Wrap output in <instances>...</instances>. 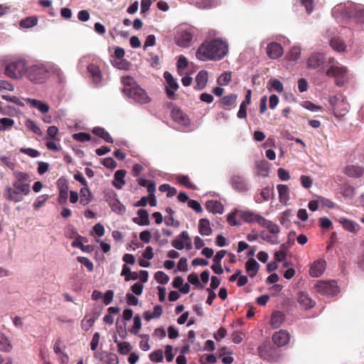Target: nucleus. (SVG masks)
I'll use <instances>...</instances> for the list:
<instances>
[{
    "instance_id": "12",
    "label": "nucleus",
    "mask_w": 364,
    "mask_h": 364,
    "mask_svg": "<svg viewBox=\"0 0 364 364\" xmlns=\"http://www.w3.org/2000/svg\"><path fill=\"white\" fill-rule=\"evenodd\" d=\"M171 116L174 122L181 126L188 127L190 124L188 116L179 107H173Z\"/></svg>"
},
{
    "instance_id": "20",
    "label": "nucleus",
    "mask_w": 364,
    "mask_h": 364,
    "mask_svg": "<svg viewBox=\"0 0 364 364\" xmlns=\"http://www.w3.org/2000/svg\"><path fill=\"white\" fill-rule=\"evenodd\" d=\"M193 39V35L187 31H181L176 38V44L181 47H188Z\"/></svg>"
},
{
    "instance_id": "64",
    "label": "nucleus",
    "mask_w": 364,
    "mask_h": 364,
    "mask_svg": "<svg viewBox=\"0 0 364 364\" xmlns=\"http://www.w3.org/2000/svg\"><path fill=\"white\" fill-rule=\"evenodd\" d=\"M102 164L106 168L113 169L117 166L116 161L111 157L105 158L102 159Z\"/></svg>"
},
{
    "instance_id": "32",
    "label": "nucleus",
    "mask_w": 364,
    "mask_h": 364,
    "mask_svg": "<svg viewBox=\"0 0 364 364\" xmlns=\"http://www.w3.org/2000/svg\"><path fill=\"white\" fill-rule=\"evenodd\" d=\"M255 168L257 176L266 177L268 176L269 171V163L265 160L257 161Z\"/></svg>"
},
{
    "instance_id": "30",
    "label": "nucleus",
    "mask_w": 364,
    "mask_h": 364,
    "mask_svg": "<svg viewBox=\"0 0 364 364\" xmlns=\"http://www.w3.org/2000/svg\"><path fill=\"white\" fill-rule=\"evenodd\" d=\"M139 218H134L133 221L139 225H149L150 223L149 213L145 209H139L137 211Z\"/></svg>"
},
{
    "instance_id": "53",
    "label": "nucleus",
    "mask_w": 364,
    "mask_h": 364,
    "mask_svg": "<svg viewBox=\"0 0 364 364\" xmlns=\"http://www.w3.org/2000/svg\"><path fill=\"white\" fill-rule=\"evenodd\" d=\"M274 191V187L272 186V188L267 186L262 189L260 192V196L262 198V200L267 201L269 200L270 196L272 194H273Z\"/></svg>"
},
{
    "instance_id": "4",
    "label": "nucleus",
    "mask_w": 364,
    "mask_h": 364,
    "mask_svg": "<svg viewBox=\"0 0 364 364\" xmlns=\"http://www.w3.org/2000/svg\"><path fill=\"white\" fill-rule=\"evenodd\" d=\"M123 92L137 103L146 104L151 101V97L139 85L123 88Z\"/></svg>"
},
{
    "instance_id": "24",
    "label": "nucleus",
    "mask_w": 364,
    "mask_h": 364,
    "mask_svg": "<svg viewBox=\"0 0 364 364\" xmlns=\"http://www.w3.org/2000/svg\"><path fill=\"white\" fill-rule=\"evenodd\" d=\"M259 264L253 258L249 259L245 263V269L251 278L255 277L259 270Z\"/></svg>"
},
{
    "instance_id": "2",
    "label": "nucleus",
    "mask_w": 364,
    "mask_h": 364,
    "mask_svg": "<svg viewBox=\"0 0 364 364\" xmlns=\"http://www.w3.org/2000/svg\"><path fill=\"white\" fill-rule=\"evenodd\" d=\"M50 73L56 75L61 80L63 73L58 66L51 64H36L24 70V75L34 83H43L48 78Z\"/></svg>"
},
{
    "instance_id": "1",
    "label": "nucleus",
    "mask_w": 364,
    "mask_h": 364,
    "mask_svg": "<svg viewBox=\"0 0 364 364\" xmlns=\"http://www.w3.org/2000/svg\"><path fill=\"white\" fill-rule=\"evenodd\" d=\"M228 53V43L220 38L205 41L198 48L196 57L200 60H220Z\"/></svg>"
},
{
    "instance_id": "44",
    "label": "nucleus",
    "mask_w": 364,
    "mask_h": 364,
    "mask_svg": "<svg viewBox=\"0 0 364 364\" xmlns=\"http://www.w3.org/2000/svg\"><path fill=\"white\" fill-rule=\"evenodd\" d=\"M330 46L338 52L343 51L346 48L344 43L340 39H332L330 42Z\"/></svg>"
},
{
    "instance_id": "29",
    "label": "nucleus",
    "mask_w": 364,
    "mask_h": 364,
    "mask_svg": "<svg viewBox=\"0 0 364 364\" xmlns=\"http://www.w3.org/2000/svg\"><path fill=\"white\" fill-rule=\"evenodd\" d=\"M87 71L95 84H99L102 81V74L100 68L95 64H90L87 66Z\"/></svg>"
},
{
    "instance_id": "40",
    "label": "nucleus",
    "mask_w": 364,
    "mask_h": 364,
    "mask_svg": "<svg viewBox=\"0 0 364 364\" xmlns=\"http://www.w3.org/2000/svg\"><path fill=\"white\" fill-rule=\"evenodd\" d=\"M237 98V95L236 94L225 95L220 99V103L223 107H230L235 103Z\"/></svg>"
},
{
    "instance_id": "22",
    "label": "nucleus",
    "mask_w": 364,
    "mask_h": 364,
    "mask_svg": "<svg viewBox=\"0 0 364 364\" xmlns=\"http://www.w3.org/2000/svg\"><path fill=\"white\" fill-rule=\"evenodd\" d=\"M24 100L32 107L38 109L43 114L47 113L49 111L50 107L46 102L31 98L24 99Z\"/></svg>"
},
{
    "instance_id": "56",
    "label": "nucleus",
    "mask_w": 364,
    "mask_h": 364,
    "mask_svg": "<svg viewBox=\"0 0 364 364\" xmlns=\"http://www.w3.org/2000/svg\"><path fill=\"white\" fill-rule=\"evenodd\" d=\"M14 123V120L11 118H1L0 119V131L11 127Z\"/></svg>"
},
{
    "instance_id": "48",
    "label": "nucleus",
    "mask_w": 364,
    "mask_h": 364,
    "mask_svg": "<svg viewBox=\"0 0 364 364\" xmlns=\"http://www.w3.org/2000/svg\"><path fill=\"white\" fill-rule=\"evenodd\" d=\"M179 238L183 242L185 248L188 250L192 249V244L187 231H183L179 235Z\"/></svg>"
},
{
    "instance_id": "10",
    "label": "nucleus",
    "mask_w": 364,
    "mask_h": 364,
    "mask_svg": "<svg viewBox=\"0 0 364 364\" xmlns=\"http://www.w3.org/2000/svg\"><path fill=\"white\" fill-rule=\"evenodd\" d=\"M57 187L59 191L58 202L60 205H65L67 203L68 197L69 187H68V181L65 178L60 177L57 181Z\"/></svg>"
},
{
    "instance_id": "31",
    "label": "nucleus",
    "mask_w": 364,
    "mask_h": 364,
    "mask_svg": "<svg viewBox=\"0 0 364 364\" xmlns=\"http://www.w3.org/2000/svg\"><path fill=\"white\" fill-rule=\"evenodd\" d=\"M198 231L203 236H208L212 234L213 230L208 219L202 218L199 220Z\"/></svg>"
},
{
    "instance_id": "46",
    "label": "nucleus",
    "mask_w": 364,
    "mask_h": 364,
    "mask_svg": "<svg viewBox=\"0 0 364 364\" xmlns=\"http://www.w3.org/2000/svg\"><path fill=\"white\" fill-rule=\"evenodd\" d=\"M188 281L198 289H203L204 288L203 285L200 284L198 277L196 273L190 274L188 276Z\"/></svg>"
},
{
    "instance_id": "17",
    "label": "nucleus",
    "mask_w": 364,
    "mask_h": 364,
    "mask_svg": "<svg viewBox=\"0 0 364 364\" xmlns=\"http://www.w3.org/2000/svg\"><path fill=\"white\" fill-rule=\"evenodd\" d=\"M348 18H353L356 22L364 23V9L352 6L346 11Z\"/></svg>"
},
{
    "instance_id": "6",
    "label": "nucleus",
    "mask_w": 364,
    "mask_h": 364,
    "mask_svg": "<svg viewBox=\"0 0 364 364\" xmlns=\"http://www.w3.org/2000/svg\"><path fill=\"white\" fill-rule=\"evenodd\" d=\"M315 291L321 295L334 296L339 292V288L334 280L318 281L314 287Z\"/></svg>"
},
{
    "instance_id": "16",
    "label": "nucleus",
    "mask_w": 364,
    "mask_h": 364,
    "mask_svg": "<svg viewBox=\"0 0 364 364\" xmlns=\"http://www.w3.org/2000/svg\"><path fill=\"white\" fill-rule=\"evenodd\" d=\"M105 198L106 201L110 206L112 211L117 214H123L125 212L126 208L124 205H123L114 196L107 194L105 196Z\"/></svg>"
},
{
    "instance_id": "18",
    "label": "nucleus",
    "mask_w": 364,
    "mask_h": 364,
    "mask_svg": "<svg viewBox=\"0 0 364 364\" xmlns=\"http://www.w3.org/2000/svg\"><path fill=\"white\" fill-rule=\"evenodd\" d=\"M290 336L287 331L280 330L272 335V341L277 346H284L289 341Z\"/></svg>"
},
{
    "instance_id": "26",
    "label": "nucleus",
    "mask_w": 364,
    "mask_h": 364,
    "mask_svg": "<svg viewBox=\"0 0 364 364\" xmlns=\"http://www.w3.org/2000/svg\"><path fill=\"white\" fill-rule=\"evenodd\" d=\"M284 319L285 316L282 312L279 311H274L271 316L270 324L273 328H278L282 326Z\"/></svg>"
},
{
    "instance_id": "19",
    "label": "nucleus",
    "mask_w": 364,
    "mask_h": 364,
    "mask_svg": "<svg viewBox=\"0 0 364 364\" xmlns=\"http://www.w3.org/2000/svg\"><path fill=\"white\" fill-rule=\"evenodd\" d=\"M297 301L299 304L306 310L313 308L316 304V302L312 300L309 296V294L305 291H301L298 294Z\"/></svg>"
},
{
    "instance_id": "58",
    "label": "nucleus",
    "mask_w": 364,
    "mask_h": 364,
    "mask_svg": "<svg viewBox=\"0 0 364 364\" xmlns=\"http://www.w3.org/2000/svg\"><path fill=\"white\" fill-rule=\"evenodd\" d=\"M268 85H270L272 88L277 91L278 92H282L283 91V85L277 79L270 80L268 82Z\"/></svg>"
},
{
    "instance_id": "33",
    "label": "nucleus",
    "mask_w": 364,
    "mask_h": 364,
    "mask_svg": "<svg viewBox=\"0 0 364 364\" xmlns=\"http://www.w3.org/2000/svg\"><path fill=\"white\" fill-rule=\"evenodd\" d=\"M80 202L82 205H87L92 201L93 197L88 186L83 187L80 189Z\"/></svg>"
},
{
    "instance_id": "45",
    "label": "nucleus",
    "mask_w": 364,
    "mask_h": 364,
    "mask_svg": "<svg viewBox=\"0 0 364 364\" xmlns=\"http://www.w3.org/2000/svg\"><path fill=\"white\" fill-rule=\"evenodd\" d=\"M141 328V320L139 315H136L134 318V324L129 331L134 335H138L139 330Z\"/></svg>"
},
{
    "instance_id": "50",
    "label": "nucleus",
    "mask_w": 364,
    "mask_h": 364,
    "mask_svg": "<svg viewBox=\"0 0 364 364\" xmlns=\"http://www.w3.org/2000/svg\"><path fill=\"white\" fill-rule=\"evenodd\" d=\"M77 260L83 264L89 272H92L94 270V264L93 263L85 257H77Z\"/></svg>"
},
{
    "instance_id": "62",
    "label": "nucleus",
    "mask_w": 364,
    "mask_h": 364,
    "mask_svg": "<svg viewBox=\"0 0 364 364\" xmlns=\"http://www.w3.org/2000/svg\"><path fill=\"white\" fill-rule=\"evenodd\" d=\"M58 133V129L55 126H50L48 128L47 130V136L46 138H50L53 140L57 139L56 136Z\"/></svg>"
},
{
    "instance_id": "60",
    "label": "nucleus",
    "mask_w": 364,
    "mask_h": 364,
    "mask_svg": "<svg viewBox=\"0 0 364 364\" xmlns=\"http://www.w3.org/2000/svg\"><path fill=\"white\" fill-rule=\"evenodd\" d=\"M0 160L4 164H5L10 169H11V170L14 169V168L16 166V163H15V161L13 159H11V157L1 156Z\"/></svg>"
},
{
    "instance_id": "36",
    "label": "nucleus",
    "mask_w": 364,
    "mask_h": 364,
    "mask_svg": "<svg viewBox=\"0 0 364 364\" xmlns=\"http://www.w3.org/2000/svg\"><path fill=\"white\" fill-rule=\"evenodd\" d=\"M126 175V171L124 170H117L114 173V179L117 181V183H114V186L118 188L121 189L122 186L125 184L124 177Z\"/></svg>"
},
{
    "instance_id": "38",
    "label": "nucleus",
    "mask_w": 364,
    "mask_h": 364,
    "mask_svg": "<svg viewBox=\"0 0 364 364\" xmlns=\"http://www.w3.org/2000/svg\"><path fill=\"white\" fill-rule=\"evenodd\" d=\"M12 349L11 341L3 333H0V350L10 352Z\"/></svg>"
},
{
    "instance_id": "47",
    "label": "nucleus",
    "mask_w": 364,
    "mask_h": 364,
    "mask_svg": "<svg viewBox=\"0 0 364 364\" xmlns=\"http://www.w3.org/2000/svg\"><path fill=\"white\" fill-rule=\"evenodd\" d=\"M73 139L80 142L88 141L91 139V135L86 132H79L73 134Z\"/></svg>"
},
{
    "instance_id": "28",
    "label": "nucleus",
    "mask_w": 364,
    "mask_h": 364,
    "mask_svg": "<svg viewBox=\"0 0 364 364\" xmlns=\"http://www.w3.org/2000/svg\"><path fill=\"white\" fill-rule=\"evenodd\" d=\"M205 208L209 212L213 213L221 214L224 210L222 203L215 200H208L205 203Z\"/></svg>"
},
{
    "instance_id": "34",
    "label": "nucleus",
    "mask_w": 364,
    "mask_h": 364,
    "mask_svg": "<svg viewBox=\"0 0 364 364\" xmlns=\"http://www.w3.org/2000/svg\"><path fill=\"white\" fill-rule=\"evenodd\" d=\"M92 133L95 134L96 136L102 138L107 143H113V139L109 135V134L102 127H95L92 129Z\"/></svg>"
},
{
    "instance_id": "63",
    "label": "nucleus",
    "mask_w": 364,
    "mask_h": 364,
    "mask_svg": "<svg viewBox=\"0 0 364 364\" xmlns=\"http://www.w3.org/2000/svg\"><path fill=\"white\" fill-rule=\"evenodd\" d=\"M355 189L350 186H345L342 190L341 194L345 198H351L354 195Z\"/></svg>"
},
{
    "instance_id": "23",
    "label": "nucleus",
    "mask_w": 364,
    "mask_h": 364,
    "mask_svg": "<svg viewBox=\"0 0 364 364\" xmlns=\"http://www.w3.org/2000/svg\"><path fill=\"white\" fill-rule=\"evenodd\" d=\"M232 187L239 192H246L248 190L247 184L245 180L238 176H235L232 178Z\"/></svg>"
},
{
    "instance_id": "59",
    "label": "nucleus",
    "mask_w": 364,
    "mask_h": 364,
    "mask_svg": "<svg viewBox=\"0 0 364 364\" xmlns=\"http://www.w3.org/2000/svg\"><path fill=\"white\" fill-rule=\"evenodd\" d=\"M300 182L301 186L305 188H309L313 184V180L309 176L302 175L300 177Z\"/></svg>"
},
{
    "instance_id": "39",
    "label": "nucleus",
    "mask_w": 364,
    "mask_h": 364,
    "mask_svg": "<svg viewBox=\"0 0 364 364\" xmlns=\"http://www.w3.org/2000/svg\"><path fill=\"white\" fill-rule=\"evenodd\" d=\"M97 316H87L86 315L85 318L81 321V326L82 328L87 331L90 330V328L93 326V324L95 322V320L97 319Z\"/></svg>"
},
{
    "instance_id": "61",
    "label": "nucleus",
    "mask_w": 364,
    "mask_h": 364,
    "mask_svg": "<svg viewBox=\"0 0 364 364\" xmlns=\"http://www.w3.org/2000/svg\"><path fill=\"white\" fill-rule=\"evenodd\" d=\"M65 348V346L63 345V341L61 338L57 339L53 346L54 352L58 354L63 353L64 352Z\"/></svg>"
},
{
    "instance_id": "52",
    "label": "nucleus",
    "mask_w": 364,
    "mask_h": 364,
    "mask_svg": "<svg viewBox=\"0 0 364 364\" xmlns=\"http://www.w3.org/2000/svg\"><path fill=\"white\" fill-rule=\"evenodd\" d=\"M301 50L298 47H293L288 53V58L291 61H295L300 58Z\"/></svg>"
},
{
    "instance_id": "27",
    "label": "nucleus",
    "mask_w": 364,
    "mask_h": 364,
    "mask_svg": "<svg viewBox=\"0 0 364 364\" xmlns=\"http://www.w3.org/2000/svg\"><path fill=\"white\" fill-rule=\"evenodd\" d=\"M207 82L208 72L204 70L199 71L196 77V85H195V89L198 90H203L205 87Z\"/></svg>"
},
{
    "instance_id": "14",
    "label": "nucleus",
    "mask_w": 364,
    "mask_h": 364,
    "mask_svg": "<svg viewBox=\"0 0 364 364\" xmlns=\"http://www.w3.org/2000/svg\"><path fill=\"white\" fill-rule=\"evenodd\" d=\"M240 218L247 223H257L258 225L261 224V222L264 217L251 210H243L239 213Z\"/></svg>"
},
{
    "instance_id": "13",
    "label": "nucleus",
    "mask_w": 364,
    "mask_h": 364,
    "mask_svg": "<svg viewBox=\"0 0 364 364\" xmlns=\"http://www.w3.org/2000/svg\"><path fill=\"white\" fill-rule=\"evenodd\" d=\"M326 267V262L323 259L314 261L309 269V274L312 277H319L323 274Z\"/></svg>"
},
{
    "instance_id": "55",
    "label": "nucleus",
    "mask_w": 364,
    "mask_h": 364,
    "mask_svg": "<svg viewBox=\"0 0 364 364\" xmlns=\"http://www.w3.org/2000/svg\"><path fill=\"white\" fill-rule=\"evenodd\" d=\"M121 82L124 85V88L131 87L137 85L134 79L129 75L122 77Z\"/></svg>"
},
{
    "instance_id": "25",
    "label": "nucleus",
    "mask_w": 364,
    "mask_h": 364,
    "mask_svg": "<svg viewBox=\"0 0 364 364\" xmlns=\"http://www.w3.org/2000/svg\"><path fill=\"white\" fill-rule=\"evenodd\" d=\"M279 202L283 204H287L289 200V188L284 184H279L277 186Z\"/></svg>"
},
{
    "instance_id": "49",
    "label": "nucleus",
    "mask_w": 364,
    "mask_h": 364,
    "mask_svg": "<svg viewBox=\"0 0 364 364\" xmlns=\"http://www.w3.org/2000/svg\"><path fill=\"white\" fill-rule=\"evenodd\" d=\"M149 358L152 362L154 363L162 362L164 359L163 351L160 349L153 351L149 355Z\"/></svg>"
},
{
    "instance_id": "41",
    "label": "nucleus",
    "mask_w": 364,
    "mask_h": 364,
    "mask_svg": "<svg viewBox=\"0 0 364 364\" xmlns=\"http://www.w3.org/2000/svg\"><path fill=\"white\" fill-rule=\"evenodd\" d=\"M114 342L117 343L118 352L119 353L127 355L131 351L132 346L129 343L119 342L117 338H114Z\"/></svg>"
},
{
    "instance_id": "35",
    "label": "nucleus",
    "mask_w": 364,
    "mask_h": 364,
    "mask_svg": "<svg viewBox=\"0 0 364 364\" xmlns=\"http://www.w3.org/2000/svg\"><path fill=\"white\" fill-rule=\"evenodd\" d=\"M340 223L345 230L350 232H356L359 230V225L353 220L343 218L340 220Z\"/></svg>"
},
{
    "instance_id": "5",
    "label": "nucleus",
    "mask_w": 364,
    "mask_h": 364,
    "mask_svg": "<svg viewBox=\"0 0 364 364\" xmlns=\"http://www.w3.org/2000/svg\"><path fill=\"white\" fill-rule=\"evenodd\" d=\"M259 355L264 360L272 362L279 357V350L269 342H265L257 348Z\"/></svg>"
},
{
    "instance_id": "43",
    "label": "nucleus",
    "mask_w": 364,
    "mask_h": 364,
    "mask_svg": "<svg viewBox=\"0 0 364 364\" xmlns=\"http://www.w3.org/2000/svg\"><path fill=\"white\" fill-rule=\"evenodd\" d=\"M154 279L161 284H166L169 281V277L162 271H158L154 274Z\"/></svg>"
},
{
    "instance_id": "51",
    "label": "nucleus",
    "mask_w": 364,
    "mask_h": 364,
    "mask_svg": "<svg viewBox=\"0 0 364 364\" xmlns=\"http://www.w3.org/2000/svg\"><path fill=\"white\" fill-rule=\"evenodd\" d=\"M293 215L291 210H286L280 216L279 221L282 225H288L290 223L289 218Z\"/></svg>"
},
{
    "instance_id": "8",
    "label": "nucleus",
    "mask_w": 364,
    "mask_h": 364,
    "mask_svg": "<svg viewBox=\"0 0 364 364\" xmlns=\"http://www.w3.org/2000/svg\"><path fill=\"white\" fill-rule=\"evenodd\" d=\"M347 72V69L346 67L338 65H331L326 71V74L328 77H335L336 84L338 86H341L343 85L342 82H340V78H343Z\"/></svg>"
},
{
    "instance_id": "42",
    "label": "nucleus",
    "mask_w": 364,
    "mask_h": 364,
    "mask_svg": "<svg viewBox=\"0 0 364 364\" xmlns=\"http://www.w3.org/2000/svg\"><path fill=\"white\" fill-rule=\"evenodd\" d=\"M26 127L38 136H41L43 132L41 128L32 120L28 119L26 122Z\"/></svg>"
},
{
    "instance_id": "9",
    "label": "nucleus",
    "mask_w": 364,
    "mask_h": 364,
    "mask_svg": "<svg viewBox=\"0 0 364 364\" xmlns=\"http://www.w3.org/2000/svg\"><path fill=\"white\" fill-rule=\"evenodd\" d=\"M326 58L322 53L315 52L310 55L306 60V65L310 69H323Z\"/></svg>"
},
{
    "instance_id": "3",
    "label": "nucleus",
    "mask_w": 364,
    "mask_h": 364,
    "mask_svg": "<svg viewBox=\"0 0 364 364\" xmlns=\"http://www.w3.org/2000/svg\"><path fill=\"white\" fill-rule=\"evenodd\" d=\"M16 181L12 186L7 187L5 197L11 201L19 202L23 199V173H14Z\"/></svg>"
},
{
    "instance_id": "7",
    "label": "nucleus",
    "mask_w": 364,
    "mask_h": 364,
    "mask_svg": "<svg viewBox=\"0 0 364 364\" xmlns=\"http://www.w3.org/2000/svg\"><path fill=\"white\" fill-rule=\"evenodd\" d=\"M328 102L334 114L336 116H343L348 112L349 105L343 98L331 96L328 99Z\"/></svg>"
},
{
    "instance_id": "57",
    "label": "nucleus",
    "mask_w": 364,
    "mask_h": 364,
    "mask_svg": "<svg viewBox=\"0 0 364 364\" xmlns=\"http://www.w3.org/2000/svg\"><path fill=\"white\" fill-rule=\"evenodd\" d=\"M231 81V73H224L218 79V83L220 85H227Z\"/></svg>"
},
{
    "instance_id": "37",
    "label": "nucleus",
    "mask_w": 364,
    "mask_h": 364,
    "mask_svg": "<svg viewBox=\"0 0 364 364\" xmlns=\"http://www.w3.org/2000/svg\"><path fill=\"white\" fill-rule=\"evenodd\" d=\"M259 225L261 227L267 228L269 232L272 234H277L279 232V228L277 225L270 220L265 219L264 218H263Z\"/></svg>"
},
{
    "instance_id": "21",
    "label": "nucleus",
    "mask_w": 364,
    "mask_h": 364,
    "mask_svg": "<svg viewBox=\"0 0 364 364\" xmlns=\"http://www.w3.org/2000/svg\"><path fill=\"white\" fill-rule=\"evenodd\" d=\"M252 91L248 90L245 95V100L240 104V109L237 112V117L245 119L247 117V106L251 103Z\"/></svg>"
},
{
    "instance_id": "11",
    "label": "nucleus",
    "mask_w": 364,
    "mask_h": 364,
    "mask_svg": "<svg viewBox=\"0 0 364 364\" xmlns=\"http://www.w3.org/2000/svg\"><path fill=\"white\" fill-rule=\"evenodd\" d=\"M164 77L168 84V86L166 88V95L169 99L174 100L175 99V92L178 88V85L176 82V80L168 71H166L164 73Z\"/></svg>"
},
{
    "instance_id": "15",
    "label": "nucleus",
    "mask_w": 364,
    "mask_h": 364,
    "mask_svg": "<svg viewBox=\"0 0 364 364\" xmlns=\"http://www.w3.org/2000/svg\"><path fill=\"white\" fill-rule=\"evenodd\" d=\"M284 53V50L281 44L277 42H271L267 45V54L271 59H277Z\"/></svg>"
},
{
    "instance_id": "54",
    "label": "nucleus",
    "mask_w": 364,
    "mask_h": 364,
    "mask_svg": "<svg viewBox=\"0 0 364 364\" xmlns=\"http://www.w3.org/2000/svg\"><path fill=\"white\" fill-rule=\"evenodd\" d=\"M178 181L181 184L185 186L186 187H187L188 188H191L193 190L196 189L195 185H193L192 183H191L189 178L187 176L181 175V176H178Z\"/></svg>"
}]
</instances>
